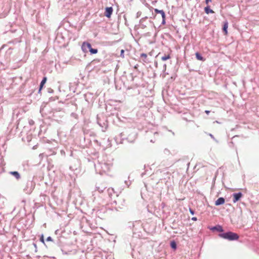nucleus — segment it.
Returning <instances> with one entry per match:
<instances>
[{"instance_id":"09e8293b","label":"nucleus","mask_w":259,"mask_h":259,"mask_svg":"<svg viewBox=\"0 0 259 259\" xmlns=\"http://www.w3.org/2000/svg\"><path fill=\"white\" fill-rule=\"evenodd\" d=\"M74 106H75V108H77L76 104H74Z\"/></svg>"},{"instance_id":"f03ea898","label":"nucleus","mask_w":259,"mask_h":259,"mask_svg":"<svg viewBox=\"0 0 259 259\" xmlns=\"http://www.w3.org/2000/svg\"><path fill=\"white\" fill-rule=\"evenodd\" d=\"M218 236L220 238L226 239L229 241L237 240L239 238V236L238 234L231 231H228L225 233H220Z\"/></svg>"},{"instance_id":"7c9ffc66","label":"nucleus","mask_w":259,"mask_h":259,"mask_svg":"<svg viewBox=\"0 0 259 259\" xmlns=\"http://www.w3.org/2000/svg\"><path fill=\"white\" fill-rule=\"evenodd\" d=\"M212 0H205V2L207 5H208L209 3L211 2Z\"/></svg>"},{"instance_id":"1a4fd4ad","label":"nucleus","mask_w":259,"mask_h":259,"mask_svg":"<svg viewBox=\"0 0 259 259\" xmlns=\"http://www.w3.org/2000/svg\"><path fill=\"white\" fill-rule=\"evenodd\" d=\"M233 201L234 203H236L239 201L242 196V193L240 192L235 193L233 194Z\"/></svg>"},{"instance_id":"0eeeda50","label":"nucleus","mask_w":259,"mask_h":259,"mask_svg":"<svg viewBox=\"0 0 259 259\" xmlns=\"http://www.w3.org/2000/svg\"><path fill=\"white\" fill-rule=\"evenodd\" d=\"M91 48V44L88 42H83L81 45V49L84 53H87Z\"/></svg>"},{"instance_id":"a878e982","label":"nucleus","mask_w":259,"mask_h":259,"mask_svg":"<svg viewBox=\"0 0 259 259\" xmlns=\"http://www.w3.org/2000/svg\"><path fill=\"white\" fill-rule=\"evenodd\" d=\"M209 136L211 137L212 139H213L217 143L218 142V140L214 138V137L211 134H209Z\"/></svg>"},{"instance_id":"c85d7f7f","label":"nucleus","mask_w":259,"mask_h":259,"mask_svg":"<svg viewBox=\"0 0 259 259\" xmlns=\"http://www.w3.org/2000/svg\"><path fill=\"white\" fill-rule=\"evenodd\" d=\"M189 211H190V213L192 214V215H194V213H195V211L194 210H193L192 208H189Z\"/></svg>"},{"instance_id":"c756f323","label":"nucleus","mask_w":259,"mask_h":259,"mask_svg":"<svg viewBox=\"0 0 259 259\" xmlns=\"http://www.w3.org/2000/svg\"><path fill=\"white\" fill-rule=\"evenodd\" d=\"M46 240H47V241H53V240L51 236H49V237H48L47 238Z\"/></svg>"},{"instance_id":"f257e3e1","label":"nucleus","mask_w":259,"mask_h":259,"mask_svg":"<svg viewBox=\"0 0 259 259\" xmlns=\"http://www.w3.org/2000/svg\"><path fill=\"white\" fill-rule=\"evenodd\" d=\"M112 164L107 162H98L95 164V167L97 172L102 175L104 172H107L110 171Z\"/></svg>"},{"instance_id":"a19ab883","label":"nucleus","mask_w":259,"mask_h":259,"mask_svg":"<svg viewBox=\"0 0 259 259\" xmlns=\"http://www.w3.org/2000/svg\"><path fill=\"white\" fill-rule=\"evenodd\" d=\"M125 183L128 186V182L126 181H125Z\"/></svg>"},{"instance_id":"ddd939ff","label":"nucleus","mask_w":259,"mask_h":259,"mask_svg":"<svg viewBox=\"0 0 259 259\" xmlns=\"http://www.w3.org/2000/svg\"><path fill=\"white\" fill-rule=\"evenodd\" d=\"M9 174L14 176L17 180H19L21 179L20 174L17 171H11Z\"/></svg>"},{"instance_id":"393cba45","label":"nucleus","mask_w":259,"mask_h":259,"mask_svg":"<svg viewBox=\"0 0 259 259\" xmlns=\"http://www.w3.org/2000/svg\"><path fill=\"white\" fill-rule=\"evenodd\" d=\"M69 168L72 171H75L77 169V168L75 166H73V165H70Z\"/></svg>"},{"instance_id":"49530a36","label":"nucleus","mask_w":259,"mask_h":259,"mask_svg":"<svg viewBox=\"0 0 259 259\" xmlns=\"http://www.w3.org/2000/svg\"><path fill=\"white\" fill-rule=\"evenodd\" d=\"M150 142H152V143H154V141H153L152 140H151Z\"/></svg>"},{"instance_id":"f8f14e48","label":"nucleus","mask_w":259,"mask_h":259,"mask_svg":"<svg viewBox=\"0 0 259 259\" xmlns=\"http://www.w3.org/2000/svg\"><path fill=\"white\" fill-rule=\"evenodd\" d=\"M148 19L147 17H146L145 18H142L140 20V28L142 29H144L147 27V23H146V21H147Z\"/></svg>"},{"instance_id":"c9c22d12","label":"nucleus","mask_w":259,"mask_h":259,"mask_svg":"<svg viewBox=\"0 0 259 259\" xmlns=\"http://www.w3.org/2000/svg\"><path fill=\"white\" fill-rule=\"evenodd\" d=\"M166 65L165 64L163 65V69L164 71L166 70Z\"/></svg>"},{"instance_id":"f704fd0d","label":"nucleus","mask_w":259,"mask_h":259,"mask_svg":"<svg viewBox=\"0 0 259 259\" xmlns=\"http://www.w3.org/2000/svg\"><path fill=\"white\" fill-rule=\"evenodd\" d=\"M197 218H196V217H193V218H192V221H197Z\"/></svg>"},{"instance_id":"de8ad7c7","label":"nucleus","mask_w":259,"mask_h":259,"mask_svg":"<svg viewBox=\"0 0 259 259\" xmlns=\"http://www.w3.org/2000/svg\"><path fill=\"white\" fill-rule=\"evenodd\" d=\"M154 134H155V135H158V133H157V132H155V133H154Z\"/></svg>"},{"instance_id":"cd10ccee","label":"nucleus","mask_w":259,"mask_h":259,"mask_svg":"<svg viewBox=\"0 0 259 259\" xmlns=\"http://www.w3.org/2000/svg\"><path fill=\"white\" fill-rule=\"evenodd\" d=\"M124 51L123 50H121L120 51V56L123 58L124 57Z\"/></svg>"},{"instance_id":"a18cd8bd","label":"nucleus","mask_w":259,"mask_h":259,"mask_svg":"<svg viewBox=\"0 0 259 259\" xmlns=\"http://www.w3.org/2000/svg\"><path fill=\"white\" fill-rule=\"evenodd\" d=\"M61 153H65L64 151H63V150H61Z\"/></svg>"},{"instance_id":"f3484780","label":"nucleus","mask_w":259,"mask_h":259,"mask_svg":"<svg viewBox=\"0 0 259 259\" xmlns=\"http://www.w3.org/2000/svg\"><path fill=\"white\" fill-rule=\"evenodd\" d=\"M195 56H196V58L198 60L202 61H205V59L202 56V55L199 53L196 52L195 53Z\"/></svg>"},{"instance_id":"412c9836","label":"nucleus","mask_w":259,"mask_h":259,"mask_svg":"<svg viewBox=\"0 0 259 259\" xmlns=\"http://www.w3.org/2000/svg\"><path fill=\"white\" fill-rule=\"evenodd\" d=\"M98 49H93L91 48L90 50H89V52H90L91 54H96L98 53Z\"/></svg>"},{"instance_id":"aec40b11","label":"nucleus","mask_w":259,"mask_h":259,"mask_svg":"<svg viewBox=\"0 0 259 259\" xmlns=\"http://www.w3.org/2000/svg\"><path fill=\"white\" fill-rule=\"evenodd\" d=\"M46 81H47V77H44L42 78V79L40 83V85H39V87H40V88H42L44 85L46 83Z\"/></svg>"},{"instance_id":"39448f33","label":"nucleus","mask_w":259,"mask_h":259,"mask_svg":"<svg viewBox=\"0 0 259 259\" xmlns=\"http://www.w3.org/2000/svg\"><path fill=\"white\" fill-rule=\"evenodd\" d=\"M107 193L109 196V197L111 199V201L110 202L111 204H117V200L115 199H114L112 200V197H114L115 196L117 197L118 195L115 193L114 191V190L112 188H109L107 189Z\"/></svg>"},{"instance_id":"423d86ee","label":"nucleus","mask_w":259,"mask_h":259,"mask_svg":"<svg viewBox=\"0 0 259 259\" xmlns=\"http://www.w3.org/2000/svg\"><path fill=\"white\" fill-rule=\"evenodd\" d=\"M154 12L157 14H160L161 15L162 20L161 22L162 25L165 24L166 15L164 11L163 10H158L157 9H154Z\"/></svg>"},{"instance_id":"4be33fe9","label":"nucleus","mask_w":259,"mask_h":259,"mask_svg":"<svg viewBox=\"0 0 259 259\" xmlns=\"http://www.w3.org/2000/svg\"><path fill=\"white\" fill-rule=\"evenodd\" d=\"M170 58V56L169 55H164L163 56L161 57V60L162 61H166Z\"/></svg>"},{"instance_id":"b1692460","label":"nucleus","mask_w":259,"mask_h":259,"mask_svg":"<svg viewBox=\"0 0 259 259\" xmlns=\"http://www.w3.org/2000/svg\"><path fill=\"white\" fill-rule=\"evenodd\" d=\"M70 115L72 117H73L76 119H77L78 118V115L76 113H74V112L71 113Z\"/></svg>"},{"instance_id":"4c0bfd02","label":"nucleus","mask_w":259,"mask_h":259,"mask_svg":"<svg viewBox=\"0 0 259 259\" xmlns=\"http://www.w3.org/2000/svg\"><path fill=\"white\" fill-rule=\"evenodd\" d=\"M141 1L142 2L143 4H145L146 0H141Z\"/></svg>"},{"instance_id":"4468645a","label":"nucleus","mask_w":259,"mask_h":259,"mask_svg":"<svg viewBox=\"0 0 259 259\" xmlns=\"http://www.w3.org/2000/svg\"><path fill=\"white\" fill-rule=\"evenodd\" d=\"M225 202V199L223 197H220L219 198L215 201V205L216 206L221 205L222 204H224Z\"/></svg>"},{"instance_id":"20e7f679","label":"nucleus","mask_w":259,"mask_h":259,"mask_svg":"<svg viewBox=\"0 0 259 259\" xmlns=\"http://www.w3.org/2000/svg\"><path fill=\"white\" fill-rule=\"evenodd\" d=\"M35 186V183L32 180H28L23 190L25 193L29 194L32 192Z\"/></svg>"},{"instance_id":"5701e85b","label":"nucleus","mask_w":259,"mask_h":259,"mask_svg":"<svg viewBox=\"0 0 259 259\" xmlns=\"http://www.w3.org/2000/svg\"><path fill=\"white\" fill-rule=\"evenodd\" d=\"M170 247L172 249H176V248H177V244H176L175 241H171L170 242Z\"/></svg>"},{"instance_id":"dca6fc26","label":"nucleus","mask_w":259,"mask_h":259,"mask_svg":"<svg viewBox=\"0 0 259 259\" xmlns=\"http://www.w3.org/2000/svg\"><path fill=\"white\" fill-rule=\"evenodd\" d=\"M140 57L141 58H142L143 61L144 63H147L149 62V61L147 59V55L146 54H145V53H142L140 55Z\"/></svg>"},{"instance_id":"a211bd4d","label":"nucleus","mask_w":259,"mask_h":259,"mask_svg":"<svg viewBox=\"0 0 259 259\" xmlns=\"http://www.w3.org/2000/svg\"><path fill=\"white\" fill-rule=\"evenodd\" d=\"M228 27V23L227 21H226L223 25V30L225 32V34H227L228 33L227 29Z\"/></svg>"},{"instance_id":"6e6552de","label":"nucleus","mask_w":259,"mask_h":259,"mask_svg":"<svg viewBox=\"0 0 259 259\" xmlns=\"http://www.w3.org/2000/svg\"><path fill=\"white\" fill-rule=\"evenodd\" d=\"M129 224H132V227H133V231H136L138 230V228L137 227H142V224H141V222L140 221H135L134 222H130L128 223Z\"/></svg>"},{"instance_id":"79ce46f5","label":"nucleus","mask_w":259,"mask_h":259,"mask_svg":"<svg viewBox=\"0 0 259 259\" xmlns=\"http://www.w3.org/2000/svg\"><path fill=\"white\" fill-rule=\"evenodd\" d=\"M140 15V14H139V12H138L137 13V17H138Z\"/></svg>"},{"instance_id":"c03bdc74","label":"nucleus","mask_w":259,"mask_h":259,"mask_svg":"<svg viewBox=\"0 0 259 259\" xmlns=\"http://www.w3.org/2000/svg\"><path fill=\"white\" fill-rule=\"evenodd\" d=\"M138 66V65H136L135 66V68H137Z\"/></svg>"},{"instance_id":"473e14b6","label":"nucleus","mask_w":259,"mask_h":259,"mask_svg":"<svg viewBox=\"0 0 259 259\" xmlns=\"http://www.w3.org/2000/svg\"><path fill=\"white\" fill-rule=\"evenodd\" d=\"M29 123L30 125H32L33 123H34V121L32 120H30L29 121Z\"/></svg>"},{"instance_id":"72a5a7b5","label":"nucleus","mask_w":259,"mask_h":259,"mask_svg":"<svg viewBox=\"0 0 259 259\" xmlns=\"http://www.w3.org/2000/svg\"><path fill=\"white\" fill-rule=\"evenodd\" d=\"M154 65L155 66V67L157 68L158 67V63H157V62L155 61L154 62Z\"/></svg>"},{"instance_id":"bb28decb","label":"nucleus","mask_w":259,"mask_h":259,"mask_svg":"<svg viewBox=\"0 0 259 259\" xmlns=\"http://www.w3.org/2000/svg\"><path fill=\"white\" fill-rule=\"evenodd\" d=\"M40 241L43 243L44 244H45V240H44V235L42 234L41 236H40Z\"/></svg>"},{"instance_id":"2eb2a0df","label":"nucleus","mask_w":259,"mask_h":259,"mask_svg":"<svg viewBox=\"0 0 259 259\" xmlns=\"http://www.w3.org/2000/svg\"><path fill=\"white\" fill-rule=\"evenodd\" d=\"M204 12L206 14H209L210 13H214V11L210 9L209 6L207 5L204 9Z\"/></svg>"},{"instance_id":"7ed1b4c3","label":"nucleus","mask_w":259,"mask_h":259,"mask_svg":"<svg viewBox=\"0 0 259 259\" xmlns=\"http://www.w3.org/2000/svg\"><path fill=\"white\" fill-rule=\"evenodd\" d=\"M97 123L101 127L102 132H105L108 127V120L107 117L104 115H97Z\"/></svg>"},{"instance_id":"e433bc0d","label":"nucleus","mask_w":259,"mask_h":259,"mask_svg":"<svg viewBox=\"0 0 259 259\" xmlns=\"http://www.w3.org/2000/svg\"><path fill=\"white\" fill-rule=\"evenodd\" d=\"M205 112L207 114H208L210 113V111H209V110H205Z\"/></svg>"},{"instance_id":"9b49d317","label":"nucleus","mask_w":259,"mask_h":259,"mask_svg":"<svg viewBox=\"0 0 259 259\" xmlns=\"http://www.w3.org/2000/svg\"><path fill=\"white\" fill-rule=\"evenodd\" d=\"M209 229L212 231H217L219 232H223L224 231L223 227L219 225H216L213 227H211L210 228H209Z\"/></svg>"},{"instance_id":"6ab92c4d","label":"nucleus","mask_w":259,"mask_h":259,"mask_svg":"<svg viewBox=\"0 0 259 259\" xmlns=\"http://www.w3.org/2000/svg\"><path fill=\"white\" fill-rule=\"evenodd\" d=\"M106 187L104 186H96V189L97 191H98L99 192L101 193L104 191V190L105 189Z\"/></svg>"},{"instance_id":"9d476101","label":"nucleus","mask_w":259,"mask_h":259,"mask_svg":"<svg viewBox=\"0 0 259 259\" xmlns=\"http://www.w3.org/2000/svg\"><path fill=\"white\" fill-rule=\"evenodd\" d=\"M113 12L112 7H107L105 8L104 15L107 18H110Z\"/></svg>"},{"instance_id":"2f4dec72","label":"nucleus","mask_w":259,"mask_h":259,"mask_svg":"<svg viewBox=\"0 0 259 259\" xmlns=\"http://www.w3.org/2000/svg\"><path fill=\"white\" fill-rule=\"evenodd\" d=\"M33 245L34 247L35 248V251L36 252L37 251V246H36V243H33Z\"/></svg>"},{"instance_id":"ea45409f","label":"nucleus","mask_w":259,"mask_h":259,"mask_svg":"<svg viewBox=\"0 0 259 259\" xmlns=\"http://www.w3.org/2000/svg\"><path fill=\"white\" fill-rule=\"evenodd\" d=\"M41 89H42V88H40V87H39V90L38 92V93H40Z\"/></svg>"},{"instance_id":"37998d69","label":"nucleus","mask_w":259,"mask_h":259,"mask_svg":"<svg viewBox=\"0 0 259 259\" xmlns=\"http://www.w3.org/2000/svg\"><path fill=\"white\" fill-rule=\"evenodd\" d=\"M122 135H123V133H120V136L121 138L122 137Z\"/></svg>"},{"instance_id":"58836bf2","label":"nucleus","mask_w":259,"mask_h":259,"mask_svg":"<svg viewBox=\"0 0 259 259\" xmlns=\"http://www.w3.org/2000/svg\"><path fill=\"white\" fill-rule=\"evenodd\" d=\"M141 1L142 2L143 4H145L146 0H141Z\"/></svg>"}]
</instances>
